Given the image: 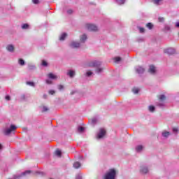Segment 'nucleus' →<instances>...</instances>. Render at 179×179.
<instances>
[{
  "label": "nucleus",
  "instance_id": "nucleus-1",
  "mask_svg": "<svg viewBox=\"0 0 179 179\" xmlns=\"http://www.w3.org/2000/svg\"><path fill=\"white\" fill-rule=\"evenodd\" d=\"M89 66L90 68H95V73H102L103 71H104V69L101 66V62L97 61V60H94L91 62L89 63Z\"/></svg>",
  "mask_w": 179,
  "mask_h": 179
},
{
  "label": "nucleus",
  "instance_id": "nucleus-2",
  "mask_svg": "<svg viewBox=\"0 0 179 179\" xmlns=\"http://www.w3.org/2000/svg\"><path fill=\"white\" fill-rule=\"evenodd\" d=\"M115 176H117V171L112 169L105 174L103 179H115Z\"/></svg>",
  "mask_w": 179,
  "mask_h": 179
},
{
  "label": "nucleus",
  "instance_id": "nucleus-3",
  "mask_svg": "<svg viewBox=\"0 0 179 179\" xmlns=\"http://www.w3.org/2000/svg\"><path fill=\"white\" fill-rule=\"evenodd\" d=\"M16 126L11 124L9 127H6L3 129V134L6 136L10 135L12 132L16 131Z\"/></svg>",
  "mask_w": 179,
  "mask_h": 179
},
{
  "label": "nucleus",
  "instance_id": "nucleus-4",
  "mask_svg": "<svg viewBox=\"0 0 179 179\" xmlns=\"http://www.w3.org/2000/svg\"><path fill=\"white\" fill-rule=\"evenodd\" d=\"M86 28L87 30H90V31H97L99 30V27L94 24H87Z\"/></svg>",
  "mask_w": 179,
  "mask_h": 179
},
{
  "label": "nucleus",
  "instance_id": "nucleus-5",
  "mask_svg": "<svg viewBox=\"0 0 179 179\" xmlns=\"http://www.w3.org/2000/svg\"><path fill=\"white\" fill-rule=\"evenodd\" d=\"M69 47H70V48H73V49L80 48V43H79L78 41H73L69 44Z\"/></svg>",
  "mask_w": 179,
  "mask_h": 179
},
{
  "label": "nucleus",
  "instance_id": "nucleus-6",
  "mask_svg": "<svg viewBox=\"0 0 179 179\" xmlns=\"http://www.w3.org/2000/svg\"><path fill=\"white\" fill-rule=\"evenodd\" d=\"M106 136V129H100L96 134V139H103Z\"/></svg>",
  "mask_w": 179,
  "mask_h": 179
},
{
  "label": "nucleus",
  "instance_id": "nucleus-7",
  "mask_svg": "<svg viewBox=\"0 0 179 179\" xmlns=\"http://www.w3.org/2000/svg\"><path fill=\"white\" fill-rule=\"evenodd\" d=\"M164 54H168L169 55H173L176 53V49L173 48H169L167 49H165L164 50Z\"/></svg>",
  "mask_w": 179,
  "mask_h": 179
},
{
  "label": "nucleus",
  "instance_id": "nucleus-8",
  "mask_svg": "<svg viewBox=\"0 0 179 179\" xmlns=\"http://www.w3.org/2000/svg\"><path fill=\"white\" fill-rule=\"evenodd\" d=\"M136 71L137 73H138V75H142V73H143V72H145V69L141 66H138L135 68Z\"/></svg>",
  "mask_w": 179,
  "mask_h": 179
},
{
  "label": "nucleus",
  "instance_id": "nucleus-9",
  "mask_svg": "<svg viewBox=\"0 0 179 179\" xmlns=\"http://www.w3.org/2000/svg\"><path fill=\"white\" fill-rule=\"evenodd\" d=\"M140 171L143 174H148V173H149V169H148V166H141L140 168Z\"/></svg>",
  "mask_w": 179,
  "mask_h": 179
},
{
  "label": "nucleus",
  "instance_id": "nucleus-10",
  "mask_svg": "<svg viewBox=\"0 0 179 179\" xmlns=\"http://www.w3.org/2000/svg\"><path fill=\"white\" fill-rule=\"evenodd\" d=\"M6 50L8 52H13V51H15V46L12 44H9L6 46Z\"/></svg>",
  "mask_w": 179,
  "mask_h": 179
},
{
  "label": "nucleus",
  "instance_id": "nucleus-11",
  "mask_svg": "<svg viewBox=\"0 0 179 179\" xmlns=\"http://www.w3.org/2000/svg\"><path fill=\"white\" fill-rule=\"evenodd\" d=\"M148 72L152 73V75H155L156 73V67H155L153 65L150 66Z\"/></svg>",
  "mask_w": 179,
  "mask_h": 179
},
{
  "label": "nucleus",
  "instance_id": "nucleus-12",
  "mask_svg": "<svg viewBox=\"0 0 179 179\" xmlns=\"http://www.w3.org/2000/svg\"><path fill=\"white\" fill-rule=\"evenodd\" d=\"M48 78L49 79H52V80H57V79H58V76L54 75V73H50L49 74H48Z\"/></svg>",
  "mask_w": 179,
  "mask_h": 179
},
{
  "label": "nucleus",
  "instance_id": "nucleus-13",
  "mask_svg": "<svg viewBox=\"0 0 179 179\" xmlns=\"http://www.w3.org/2000/svg\"><path fill=\"white\" fill-rule=\"evenodd\" d=\"M76 75L75 71L73 70H68L67 71V76H69V78H74Z\"/></svg>",
  "mask_w": 179,
  "mask_h": 179
},
{
  "label": "nucleus",
  "instance_id": "nucleus-14",
  "mask_svg": "<svg viewBox=\"0 0 179 179\" xmlns=\"http://www.w3.org/2000/svg\"><path fill=\"white\" fill-rule=\"evenodd\" d=\"M80 43H85L86 40H87V36L86 34H83L80 37Z\"/></svg>",
  "mask_w": 179,
  "mask_h": 179
},
{
  "label": "nucleus",
  "instance_id": "nucleus-15",
  "mask_svg": "<svg viewBox=\"0 0 179 179\" xmlns=\"http://www.w3.org/2000/svg\"><path fill=\"white\" fill-rule=\"evenodd\" d=\"M113 61L115 64H120L122 61V59L120 57H115L113 58Z\"/></svg>",
  "mask_w": 179,
  "mask_h": 179
},
{
  "label": "nucleus",
  "instance_id": "nucleus-16",
  "mask_svg": "<svg viewBox=\"0 0 179 179\" xmlns=\"http://www.w3.org/2000/svg\"><path fill=\"white\" fill-rule=\"evenodd\" d=\"M67 36H68V34H66V33L62 34L59 37L60 41H64V40H65V38H66Z\"/></svg>",
  "mask_w": 179,
  "mask_h": 179
},
{
  "label": "nucleus",
  "instance_id": "nucleus-17",
  "mask_svg": "<svg viewBox=\"0 0 179 179\" xmlns=\"http://www.w3.org/2000/svg\"><path fill=\"white\" fill-rule=\"evenodd\" d=\"M162 135L163 138H168L170 136V132L167 131H162Z\"/></svg>",
  "mask_w": 179,
  "mask_h": 179
},
{
  "label": "nucleus",
  "instance_id": "nucleus-18",
  "mask_svg": "<svg viewBox=\"0 0 179 179\" xmlns=\"http://www.w3.org/2000/svg\"><path fill=\"white\" fill-rule=\"evenodd\" d=\"M151 2H153V3H155V5H161L162 2H163V0H150Z\"/></svg>",
  "mask_w": 179,
  "mask_h": 179
},
{
  "label": "nucleus",
  "instance_id": "nucleus-19",
  "mask_svg": "<svg viewBox=\"0 0 179 179\" xmlns=\"http://www.w3.org/2000/svg\"><path fill=\"white\" fill-rule=\"evenodd\" d=\"M30 27V26L29 25V24H22L21 26V28L22 29V30H27L29 29Z\"/></svg>",
  "mask_w": 179,
  "mask_h": 179
},
{
  "label": "nucleus",
  "instance_id": "nucleus-20",
  "mask_svg": "<svg viewBox=\"0 0 179 179\" xmlns=\"http://www.w3.org/2000/svg\"><path fill=\"white\" fill-rule=\"evenodd\" d=\"M18 64L19 65H21V66H24V65H26V62H24L23 59H19Z\"/></svg>",
  "mask_w": 179,
  "mask_h": 179
},
{
  "label": "nucleus",
  "instance_id": "nucleus-21",
  "mask_svg": "<svg viewBox=\"0 0 179 179\" xmlns=\"http://www.w3.org/2000/svg\"><path fill=\"white\" fill-rule=\"evenodd\" d=\"M142 150H143V145H137L136 147V152H142Z\"/></svg>",
  "mask_w": 179,
  "mask_h": 179
},
{
  "label": "nucleus",
  "instance_id": "nucleus-22",
  "mask_svg": "<svg viewBox=\"0 0 179 179\" xmlns=\"http://www.w3.org/2000/svg\"><path fill=\"white\" fill-rule=\"evenodd\" d=\"M156 110V108L154 106H148V110L150 111V113H155V110Z\"/></svg>",
  "mask_w": 179,
  "mask_h": 179
},
{
  "label": "nucleus",
  "instance_id": "nucleus-23",
  "mask_svg": "<svg viewBox=\"0 0 179 179\" xmlns=\"http://www.w3.org/2000/svg\"><path fill=\"white\" fill-rule=\"evenodd\" d=\"M97 121H99V119L94 117L90 120V122L92 125H96V124H97Z\"/></svg>",
  "mask_w": 179,
  "mask_h": 179
},
{
  "label": "nucleus",
  "instance_id": "nucleus-24",
  "mask_svg": "<svg viewBox=\"0 0 179 179\" xmlns=\"http://www.w3.org/2000/svg\"><path fill=\"white\" fill-rule=\"evenodd\" d=\"M80 166H82V164L79 162H74V164L73 165L74 169H79V167H80Z\"/></svg>",
  "mask_w": 179,
  "mask_h": 179
},
{
  "label": "nucleus",
  "instance_id": "nucleus-25",
  "mask_svg": "<svg viewBox=\"0 0 179 179\" xmlns=\"http://www.w3.org/2000/svg\"><path fill=\"white\" fill-rule=\"evenodd\" d=\"M28 69L29 71H34L36 69V65L34 64H28Z\"/></svg>",
  "mask_w": 179,
  "mask_h": 179
},
{
  "label": "nucleus",
  "instance_id": "nucleus-26",
  "mask_svg": "<svg viewBox=\"0 0 179 179\" xmlns=\"http://www.w3.org/2000/svg\"><path fill=\"white\" fill-rule=\"evenodd\" d=\"M125 1L126 0H115V2L117 5H124V3H125Z\"/></svg>",
  "mask_w": 179,
  "mask_h": 179
},
{
  "label": "nucleus",
  "instance_id": "nucleus-27",
  "mask_svg": "<svg viewBox=\"0 0 179 179\" xmlns=\"http://www.w3.org/2000/svg\"><path fill=\"white\" fill-rule=\"evenodd\" d=\"M78 132H79L80 134H82V132H85V127L79 126L78 127Z\"/></svg>",
  "mask_w": 179,
  "mask_h": 179
},
{
  "label": "nucleus",
  "instance_id": "nucleus-28",
  "mask_svg": "<svg viewBox=\"0 0 179 179\" xmlns=\"http://www.w3.org/2000/svg\"><path fill=\"white\" fill-rule=\"evenodd\" d=\"M55 155H56V156H58V157H61L62 152H61V150H57L55 151Z\"/></svg>",
  "mask_w": 179,
  "mask_h": 179
},
{
  "label": "nucleus",
  "instance_id": "nucleus-29",
  "mask_svg": "<svg viewBox=\"0 0 179 179\" xmlns=\"http://www.w3.org/2000/svg\"><path fill=\"white\" fill-rule=\"evenodd\" d=\"M164 17H158V22H159V23H164Z\"/></svg>",
  "mask_w": 179,
  "mask_h": 179
},
{
  "label": "nucleus",
  "instance_id": "nucleus-30",
  "mask_svg": "<svg viewBox=\"0 0 179 179\" xmlns=\"http://www.w3.org/2000/svg\"><path fill=\"white\" fill-rule=\"evenodd\" d=\"M146 27H148L150 30V29H153V24H152L151 22H148L146 24Z\"/></svg>",
  "mask_w": 179,
  "mask_h": 179
},
{
  "label": "nucleus",
  "instance_id": "nucleus-31",
  "mask_svg": "<svg viewBox=\"0 0 179 179\" xmlns=\"http://www.w3.org/2000/svg\"><path fill=\"white\" fill-rule=\"evenodd\" d=\"M27 85H28L29 86H31L32 87H34V86H36V85L34 84V82L31 81H28L27 82Z\"/></svg>",
  "mask_w": 179,
  "mask_h": 179
},
{
  "label": "nucleus",
  "instance_id": "nucleus-32",
  "mask_svg": "<svg viewBox=\"0 0 179 179\" xmlns=\"http://www.w3.org/2000/svg\"><path fill=\"white\" fill-rule=\"evenodd\" d=\"M132 92L134 94H138L139 93V89L138 88H133Z\"/></svg>",
  "mask_w": 179,
  "mask_h": 179
},
{
  "label": "nucleus",
  "instance_id": "nucleus-33",
  "mask_svg": "<svg viewBox=\"0 0 179 179\" xmlns=\"http://www.w3.org/2000/svg\"><path fill=\"white\" fill-rule=\"evenodd\" d=\"M159 100L160 101H164V100H166V96L162 94L159 96Z\"/></svg>",
  "mask_w": 179,
  "mask_h": 179
},
{
  "label": "nucleus",
  "instance_id": "nucleus-34",
  "mask_svg": "<svg viewBox=\"0 0 179 179\" xmlns=\"http://www.w3.org/2000/svg\"><path fill=\"white\" fill-rule=\"evenodd\" d=\"M42 111H43V113H45L46 111H48V107L43 106Z\"/></svg>",
  "mask_w": 179,
  "mask_h": 179
},
{
  "label": "nucleus",
  "instance_id": "nucleus-35",
  "mask_svg": "<svg viewBox=\"0 0 179 179\" xmlns=\"http://www.w3.org/2000/svg\"><path fill=\"white\" fill-rule=\"evenodd\" d=\"M138 30L140 33H145V28L138 27Z\"/></svg>",
  "mask_w": 179,
  "mask_h": 179
},
{
  "label": "nucleus",
  "instance_id": "nucleus-36",
  "mask_svg": "<svg viewBox=\"0 0 179 179\" xmlns=\"http://www.w3.org/2000/svg\"><path fill=\"white\" fill-rule=\"evenodd\" d=\"M42 66H48V63H47L45 60L42 61Z\"/></svg>",
  "mask_w": 179,
  "mask_h": 179
},
{
  "label": "nucleus",
  "instance_id": "nucleus-37",
  "mask_svg": "<svg viewBox=\"0 0 179 179\" xmlns=\"http://www.w3.org/2000/svg\"><path fill=\"white\" fill-rule=\"evenodd\" d=\"M92 75H93V72H92V71H87L86 73V76H88V78L92 76Z\"/></svg>",
  "mask_w": 179,
  "mask_h": 179
},
{
  "label": "nucleus",
  "instance_id": "nucleus-38",
  "mask_svg": "<svg viewBox=\"0 0 179 179\" xmlns=\"http://www.w3.org/2000/svg\"><path fill=\"white\" fill-rule=\"evenodd\" d=\"M45 83H47V85H52V80L50 79L46 80Z\"/></svg>",
  "mask_w": 179,
  "mask_h": 179
},
{
  "label": "nucleus",
  "instance_id": "nucleus-39",
  "mask_svg": "<svg viewBox=\"0 0 179 179\" xmlns=\"http://www.w3.org/2000/svg\"><path fill=\"white\" fill-rule=\"evenodd\" d=\"M164 29H165L166 31H169V30H170V26H169V25H165Z\"/></svg>",
  "mask_w": 179,
  "mask_h": 179
},
{
  "label": "nucleus",
  "instance_id": "nucleus-40",
  "mask_svg": "<svg viewBox=\"0 0 179 179\" xmlns=\"http://www.w3.org/2000/svg\"><path fill=\"white\" fill-rule=\"evenodd\" d=\"M58 89L59 90H64V85H58Z\"/></svg>",
  "mask_w": 179,
  "mask_h": 179
},
{
  "label": "nucleus",
  "instance_id": "nucleus-41",
  "mask_svg": "<svg viewBox=\"0 0 179 179\" xmlns=\"http://www.w3.org/2000/svg\"><path fill=\"white\" fill-rule=\"evenodd\" d=\"M173 134H177V132H178V129L175 127L173 129Z\"/></svg>",
  "mask_w": 179,
  "mask_h": 179
},
{
  "label": "nucleus",
  "instance_id": "nucleus-42",
  "mask_svg": "<svg viewBox=\"0 0 179 179\" xmlns=\"http://www.w3.org/2000/svg\"><path fill=\"white\" fill-rule=\"evenodd\" d=\"M67 13L69 15H72V13H73V10H72V9H69L67 10Z\"/></svg>",
  "mask_w": 179,
  "mask_h": 179
},
{
  "label": "nucleus",
  "instance_id": "nucleus-43",
  "mask_svg": "<svg viewBox=\"0 0 179 179\" xmlns=\"http://www.w3.org/2000/svg\"><path fill=\"white\" fill-rule=\"evenodd\" d=\"M76 93H78V90H75L71 91V96H73V94H76Z\"/></svg>",
  "mask_w": 179,
  "mask_h": 179
},
{
  "label": "nucleus",
  "instance_id": "nucleus-44",
  "mask_svg": "<svg viewBox=\"0 0 179 179\" xmlns=\"http://www.w3.org/2000/svg\"><path fill=\"white\" fill-rule=\"evenodd\" d=\"M157 106H158V107H163V106H164V103L163 102L158 103Z\"/></svg>",
  "mask_w": 179,
  "mask_h": 179
},
{
  "label": "nucleus",
  "instance_id": "nucleus-45",
  "mask_svg": "<svg viewBox=\"0 0 179 179\" xmlns=\"http://www.w3.org/2000/svg\"><path fill=\"white\" fill-rule=\"evenodd\" d=\"M33 3L35 5H38V3L40 2L38 0H32Z\"/></svg>",
  "mask_w": 179,
  "mask_h": 179
},
{
  "label": "nucleus",
  "instance_id": "nucleus-46",
  "mask_svg": "<svg viewBox=\"0 0 179 179\" xmlns=\"http://www.w3.org/2000/svg\"><path fill=\"white\" fill-rule=\"evenodd\" d=\"M49 94H55V90H50L49 91Z\"/></svg>",
  "mask_w": 179,
  "mask_h": 179
},
{
  "label": "nucleus",
  "instance_id": "nucleus-47",
  "mask_svg": "<svg viewBox=\"0 0 179 179\" xmlns=\"http://www.w3.org/2000/svg\"><path fill=\"white\" fill-rule=\"evenodd\" d=\"M76 179H82V175L78 174L76 176Z\"/></svg>",
  "mask_w": 179,
  "mask_h": 179
},
{
  "label": "nucleus",
  "instance_id": "nucleus-48",
  "mask_svg": "<svg viewBox=\"0 0 179 179\" xmlns=\"http://www.w3.org/2000/svg\"><path fill=\"white\" fill-rule=\"evenodd\" d=\"M6 100H10V96L9 95L6 96Z\"/></svg>",
  "mask_w": 179,
  "mask_h": 179
},
{
  "label": "nucleus",
  "instance_id": "nucleus-49",
  "mask_svg": "<svg viewBox=\"0 0 179 179\" xmlns=\"http://www.w3.org/2000/svg\"><path fill=\"white\" fill-rule=\"evenodd\" d=\"M78 159L79 160H83V157L82 155L78 156Z\"/></svg>",
  "mask_w": 179,
  "mask_h": 179
},
{
  "label": "nucleus",
  "instance_id": "nucleus-50",
  "mask_svg": "<svg viewBox=\"0 0 179 179\" xmlns=\"http://www.w3.org/2000/svg\"><path fill=\"white\" fill-rule=\"evenodd\" d=\"M37 174H39L40 176H43L44 173L43 172H36Z\"/></svg>",
  "mask_w": 179,
  "mask_h": 179
},
{
  "label": "nucleus",
  "instance_id": "nucleus-51",
  "mask_svg": "<svg viewBox=\"0 0 179 179\" xmlns=\"http://www.w3.org/2000/svg\"><path fill=\"white\" fill-rule=\"evenodd\" d=\"M43 99H47V94H43Z\"/></svg>",
  "mask_w": 179,
  "mask_h": 179
},
{
  "label": "nucleus",
  "instance_id": "nucleus-52",
  "mask_svg": "<svg viewBox=\"0 0 179 179\" xmlns=\"http://www.w3.org/2000/svg\"><path fill=\"white\" fill-rule=\"evenodd\" d=\"M0 149H2V145L0 144Z\"/></svg>",
  "mask_w": 179,
  "mask_h": 179
}]
</instances>
